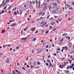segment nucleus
Here are the masks:
<instances>
[{"label":"nucleus","mask_w":74,"mask_h":74,"mask_svg":"<svg viewBox=\"0 0 74 74\" xmlns=\"http://www.w3.org/2000/svg\"><path fill=\"white\" fill-rule=\"evenodd\" d=\"M69 68H70L71 69H72L73 68V67L72 66H69Z\"/></svg>","instance_id":"47"},{"label":"nucleus","mask_w":74,"mask_h":74,"mask_svg":"<svg viewBox=\"0 0 74 74\" xmlns=\"http://www.w3.org/2000/svg\"><path fill=\"white\" fill-rule=\"evenodd\" d=\"M36 4H38V1H37V0H36Z\"/></svg>","instance_id":"35"},{"label":"nucleus","mask_w":74,"mask_h":74,"mask_svg":"<svg viewBox=\"0 0 74 74\" xmlns=\"http://www.w3.org/2000/svg\"><path fill=\"white\" fill-rule=\"evenodd\" d=\"M56 22L57 23H59V21L58 20L56 21Z\"/></svg>","instance_id":"49"},{"label":"nucleus","mask_w":74,"mask_h":74,"mask_svg":"<svg viewBox=\"0 0 74 74\" xmlns=\"http://www.w3.org/2000/svg\"><path fill=\"white\" fill-rule=\"evenodd\" d=\"M43 23H44V22H42L40 24H43Z\"/></svg>","instance_id":"59"},{"label":"nucleus","mask_w":74,"mask_h":74,"mask_svg":"<svg viewBox=\"0 0 74 74\" xmlns=\"http://www.w3.org/2000/svg\"><path fill=\"white\" fill-rule=\"evenodd\" d=\"M59 67H60L61 69H63V68H64L65 67L62 66V65H60L59 66Z\"/></svg>","instance_id":"11"},{"label":"nucleus","mask_w":74,"mask_h":74,"mask_svg":"<svg viewBox=\"0 0 74 74\" xmlns=\"http://www.w3.org/2000/svg\"><path fill=\"white\" fill-rule=\"evenodd\" d=\"M46 51V52H48V49H47Z\"/></svg>","instance_id":"64"},{"label":"nucleus","mask_w":74,"mask_h":74,"mask_svg":"<svg viewBox=\"0 0 74 74\" xmlns=\"http://www.w3.org/2000/svg\"><path fill=\"white\" fill-rule=\"evenodd\" d=\"M52 32H53V30H52L49 33V34H51V33H52Z\"/></svg>","instance_id":"53"},{"label":"nucleus","mask_w":74,"mask_h":74,"mask_svg":"<svg viewBox=\"0 0 74 74\" xmlns=\"http://www.w3.org/2000/svg\"><path fill=\"white\" fill-rule=\"evenodd\" d=\"M3 7H4V6H5V5H6V3H3Z\"/></svg>","instance_id":"38"},{"label":"nucleus","mask_w":74,"mask_h":74,"mask_svg":"<svg viewBox=\"0 0 74 74\" xmlns=\"http://www.w3.org/2000/svg\"><path fill=\"white\" fill-rule=\"evenodd\" d=\"M49 66L50 67H52V64L51 62H50Z\"/></svg>","instance_id":"25"},{"label":"nucleus","mask_w":74,"mask_h":74,"mask_svg":"<svg viewBox=\"0 0 74 74\" xmlns=\"http://www.w3.org/2000/svg\"><path fill=\"white\" fill-rule=\"evenodd\" d=\"M45 4L44 3H43L41 5V8H43L44 7H45Z\"/></svg>","instance_id":"2"},{"label":"nucleus","mask_w":74,"mask_h":74,"mask_svg":"<svg viewBox=\"0 0 74 74\" xmlns=\"http://www.w3.org/2000/svg\"><path fill=\"white\" fill-rule=\"evenodd\" d=\"M38 33V31H36V32H35V34H36L37 33Z\"/></svg>","instance_id":"58"},{"label":"nucleus","mask_w":74,"mask_h":74,"mask_svg":"<svg viewBox=\"0 0 74 74\" xmlns=\"http://www.w3.org/2000/svg\"><path fill=\"white\" fill-rule=\"evenodd\" d=\"M71 5H74V1H72L71 3Z\"/></svg>","instance_id":"19"},{"label":"nucleus","mask_w":74,"mask_h":74,"mask_svg":"<svg viewBox=\"0 0 74 74\" xmlns=\"http://www.w3.org/2000/svg\"><path fill=\"white\" fill-rule=\"evenodd\" d=\"M5 62L7 63H8L9 64H10V60H9V58H8L6 59Z\"/></svg>","instance_id":"3"},{"label":"nucleus","mask_w":74,"mask_h":74,"mask_svg":"<svg viewBox=\"0 0 74 74\" xmlns=\"http://www.w3.org/2000/svg\"><path fill=\"white\" fill-rule=\"evenodd\" d=\"M41 52V51H39L36 53V54L40 53V52Z\"/></svg>","instance_id":"31"},{"label":"nucleus","mask_w":74,"mask_h":74,"mask_svg":"<svg viewBox=\"0 0 74 74\" xmlns=\"http://www.w3.org/2000/svg\"><path fill=\"white\" fill-rule=\"evenodd\" d=\"M33 64L34 66H36V62H34Z\"/></svg>","instance_id":"22"},{"label":"nucleus","mask_w":74,"mask_h":74,"mask_svg":"<svg viewBox=\"0 0 74 74\" xmlns=\"http://www.w3.org/2000/svg\"><path fill=\"white\" fill-rule=\"evenodd\" d=\"M17 14V13H16V12H14V15H16Z\"/></svg>","instance_id":"29"},{"label":"nucleus","mask_w":74,"mask_h":74,"mask_svg":"<svg viewBox=\"0 0 74 74\" xmlns=\"http://www.w3.org/2000/svg\"><path fill=\"white\" fill-rule=\"evenodd\" d=\"M65 6L68 7V8L70 7V6L69 5H67V4H65Z\"/></svg>","instance_id":"15"},{"label":"nucleus","mask_w":74,"mask_h":74,"mask_svg":"<svg viewBox=\"0 0 74 74\" xmlns=\"http://www.w3.org/2000/svg\"><path fill=\"white\" fill-rule=\"evenodd\" d=\"M15 72L16 73H17V74H22V73H21V72H19V71H18V70H16Z\"/></svg>","instance_id":"6"},{"label":"nucleus","mask_w":74,"mask_h":74,"mask_svg":"<svg viewBox=\"0 0 74 74\" xmlns=\"http://www.w3.org/2000/svg\"><path fill=\"white\" fill-rule=\"evenodd\" d=\"M17 12L18 14H19V11H18V10H17Z\"/></svg>","instance_id":"56"},{"label":"nucleus","mask_w":74,"mask_h":74,"mask_svg":"<svg viewBox=\"0 0 74 74\" xmlns=\"http://www.w3.org/2000/svg\"><path fill=\"white\" fill-rule=\"evenodd\" d=\"M4 10H2V11L1 12V13H2V14H4Z\"/></svg>","instance_id":"34"},{"label":"nucleus","mask_w":74,"mask_h":74,"mask_svg":"<svg viewBox=\"0 0 74 74\" xmlns=\"http://www.w3.org/2000/svg\"><path fill=\"white\" fill-rule=\"evenodd\" d=\"M7 6H5L4 8H3V10H6V8H7Z\"/></svg>","instance_id":"28"},{"label":"nucleus","mask_w":74,"mask_h":74,"mask_svg":"<svg viewBox=\"0 0 74 74\" xmlns=\"http://www.w3.org/2000/svg\"><path fill=\"white\" fill-rule=\"evenodd\" d=\"M59 8H57L56 10V11H57V12H59Z\"/></svg>","instance_id":"23"},{"label":"nucleus","mask_w":74,"mask_h":74,"mask_svg":"<svg viewBox=\"0 0 74 74\" xmlns=\"http://www.w3.org/2000/svg\"><path fill=\"white\" fill-rule=\"evenodd\" d=\"M27 68H29V67H30L29 65H27Z\"/></svg>","instance_id":"45"},{"label":"nucleus","mask_w":74,"mask_h":74,"mask_svg":"<svg viewBox=\"0 0 74 74\" xmlns=\"http://www.w3.org/2000/svg\"><path fill=\"white\" fill-rule=\"evenodd\" d=\"M69 71H66L65 72V73H67V74H69Z\"/></svg>","instance_id":"44"},{"label":"nucleus","mask_w":74,"mask_h":74,"mask_svg":"<svg viewBox=\"0 0 74 74\" xmlns=\"http://www.w3.org/2000/svg\"><path fill=\"white\" fill-rule=\"evenodd\" d=\"M36 39H37L36 38H34L33 39L32 41H36Z\"/></svg>","instance_id":"17"},{"label":"nucleus","mask_w":74,"mask_h":74,"mask_svg":"<svg viewBox=\"0 0 74 74\" xmlns=\"http://www.w3.org/2000/svg\"><path fill=\"white\" fill-rule=\"evenodd\" d=\"M51 24L52 25L54 26V25H55V23L54 22H53L51 23Z\"/></svg>","instance_id":"14"},{"label":"nucleus","mask_w":74,"mask_h":74,"mask_svg":"<svg viewBox=\"0 0 74 74\" xmlns=\"http://www.w3.org/2000/svg\"><path fill=\"white\" fill-rule=\"evenodd\" d=\"M16 10V7L14 9H13V11H15Z\"/></svg>","instance_id":"33"},{"label":"nucleus","mask_w":74,"mask_h":74,"mask_svg":"<svg viewBox=\"0 0 74 74\" xmlns=\"http://www.w3.org/2000/svg\"><path fill=\"white\" fill-rule=\"evenodd\" d=\"M63 41V39H62V40H60L61 42H62V41Z\"/></svg>","instance_id":"62"},{"label":"nucleus","mask_w":74,"mask_h":74,"mask_svg":"<svg viewBox=\"0 0 74 74\" xmlns=\"http://www.w3.org/2000/svg\"><path fill=\"white\" fill-rule=\"evenodd\" d=\"M2 55H3V53H0V56H1Z\"/></svg>","instance_id":"43"},{"label":"nucleus","mask_w":74,"mask_h":74,"mask_svg":"<svg viewBox=\"0 0 74 74\" xmlns=\"http://www.w3.org/2000/svg\"><path fill=\"white\" fill-rule=\"evenodd\" d=\"M46 64L47 66H48V65H49V64L48 63H46Z\"/></svg>","instance_id":"51"},{"label":"nucleus","mask_w":74,"mask_h":74,"mask_svg":"<svg viewBox=\"0 0 74 74\" xmlns=\"http://www.w3.org/2000/svg\"><path fill=\"white\" fill-rule=\"evenodd\" d=\"M38 50H39V49L38 48L36 49V51H38Z\"/></svg>","instance_id":"61"},{"label":"nucleus","mask_w":74,"mask_h":74,"mask_svg":"<svg viewBox=\"0 0 74 74\" xmlns=\"http://www.w3.org/2000/svg\"><path fill=\"white\" fill-rule=\"evenodd\" d=\"M57 21L59 22H61L62 21V18H59L57 19Z\"/></svg>","instance_id":"5"},{"label":"nucleus","mask_w":74,"mask_h":74,"mask_svg":"<svg viewBox=\"0 0 74 74\" xmlns=\"http://www.w3.org/2000/svg\"><path fill=\"white\" fill-rule=\"evenodd\" d=\"M38 5L40 6V5H41V2H40V1H39L38 3Z\"/></svg>","instance_id":"18"},{"label":"nucleus","mask_w":74,"mask_h":74,"mask_svg":"<svg viewBox=\"0 0 74 74\" xmlns=\"http://www.w3.org/2000/svg\"><path fill=\"white\" fill-rule=\"evenodd\" d=\"M44 29H40V31H41V32H44Z\"/></svg>","instance_id":"37"},{"label":"nucleus","mask_w":74,"mask_h":74,"mask_svg":"<svg viewBox=\"0 0 74 74\" xmlns=\"http://www.w3.org/2000/svg\"><path fill=\"white\" fill-rule=\"evenodd\" d=\"M65 17H67L68 16V15L67 14H66V15L65 16Z\"/></svg>","instance_id":"60"},{"label":"nucleus","mask_w":74,"mask_h":74,"mask_svg":"<svg viewBox=\"0 0 74 74\" xmlns=\"http://www.w3.org/2000/svg\"><path fill=\"white\" fill-rule=\"evenodd\" d=\"M66 69H67V70H68V69H69V66L67 67L66 68Z\"/></svg>","instance_id":"57"},{"label":"nucleus","mask_w":74,"mask_h":74,"mask_svg":"<svg viewBox=\"0 0 74 74\" xmlns=\"http://www.w3.org/2000/svg\"><path fill=\"white\" fill-rule=\"evenodd\" d=\"M7 47H11V44L10 45H6Z\"/></svg>","instance_id":"21"},{"label":"nucleus","mask_w":74,"mask_h":74,"mask_svg":"<svg viewBox=\"0 0 74 74\" xmlns=\"http://www.w3.org/2000/svg\"><path fill=\"white\" fill-rule=\"evenodd\" d=\"M3 3H2L1 4V6H2V7H4V5H3Z\"/></svg>","instance_id":"39"},{"label":"nucleus","mask_w":74,"mask_h":74,"mask_svg":"<svg viewBox=\"0 0 74 74\" xmlns=\"http://www.w3.org/2000/svg\"><path fill=\"white\" fill-rule=\"evenodd\" d=\"M9 1H10V0H6L5 2L7 3H9Z\"/></svg>","instance_id":"24"},{"label":"nucleus","mask_w":74,"mask_h":74,"mask_svg":"<svg viewBox=\"0 0 74 74\" xmlns=\"http://www.w3.org/2000/svg\"><path fill=\"white\" fill-rule=\"evenodd\" d=\"M21 39L22 40H26L27 39V38H21Z\"/></svg>","instance_id":"16"},{"label":"nucleus","mask_w":74,"mask_h":74,"mask_svg":"<svg viewBox=\"0 0 74 74\" xmlns=\"http://www.w3.org/2000/svg\"><path fill=\"white\" fill-rule=\"evenodd\" d=\"M66 66V65H65V64H64V65H62V67H65L64 66Z\"/></svg>","instance_id":"46"},{"label":"nucleus","mask_w":74,"mask_h":74,"mask_svg":"<svg viewBox=\"0 0 74 74\" xmlns=\"http://www.w3.org/2000/svg\"><path fill=\"white\" fill-rule=\"evenodd\" d=\"M47 62H48V63H50V62H50V60H47Z\"/></svg>","instance_id":"30"},{"label":"nucleus","mask_w":74,"mask_h":74,"mask_svg":"<svg viewBox=\"0 0 74 74\" xmlns=\"http://www.w3.org/2000/svg\"><path fill=\"white\" fill-rule=\"evenodd\" d=\"M62 49L65 50V51H66V50H67V46L63 47L62 48Z\"/></svg>","instance_id":"4"},{"label":"nucleus","mask_w":74,"mask_h":74,"mask_svg":"<svg viewBox=\"0 0 74 74\" xmlns=\"http://www.w3.org/2000/svg\"><path fill=\"white\" fill-rule=\"evenodd\" d=\"M48 46H49V45H47L46 47V48H48Z\"/></svg>","instance_id":"50"},{"label":"nucleus","mask_w":74,"mask_h":74,"mask_svg":"<svg viewBox=\"0 0 74 74\" xmlns=\"http://www.w3.org/2000/svg\"><path fill=\"white\" fill-rule=\"evenodd\" d=\"M16 23H14L12 25H11L10 26L11 27H13L14 26H16Z\"/></svg>","instance_id":"7"},{"label":"nucleus","mask_w":74,"mask_h":74,"mask_svg":"<svg viewBox=\"0 0 74 74\" xmlns=\"http://www.w3.org/2000/svg\"><path fill=\"white\" fill-rule=\"evenodd\" d=\"M30 30L32 31V32H33L35 31V30H36V27H33L32 28H31Z\"/></svg>","instance_id":"1"},{"label":"nucleus","mask_w":74,"mask_h":74,"mask_svg":"<svg viewBox=\"0 0 74 74\" xmlns=\"http://www.w3.org/2000/svg\"><path fill=\"white\" fill-rule=\"evenodd\" d=\"M29 8H30V9H32L33 8V6L32 4L30 5Z\"/></svg>","instance_id":"9"},{"label":"nucleus","mask_w":74,"mask_h":74,"mask_svg":"<svg viewBox=\"0 0 74 74\" xmlns=\"http://www.w3.org/2000/svg\"><path fill=\"white\" fill-rule=\"evenodd\" d=\"M45 12H44L43 13V14L42 15V16H43V15H45Z\"/></svg>","instance_id":"54"},{"label":"nucleus","mask_w":74,"mask_h":74,"mask_svg":"<svg viewBox=\"0 0 74 74\" xmlns=\"http://www.w3.org/2000/svg\"><path fill=\"white\" fill-rule=\"evenodd\" d=\"M54 56H56V53H54L53 54Z\"/></svg>","instance_id":"63"},{"label":"nucleus","mask_w":74,"mask_h":74,"mask_svg":"<svg viewBox=\"0 0 74 74\" xmlns=\"http://www.w3.org/2000/svg\"><path fill=\"white\" fill-rule=\"evenodd\" d=\"M49 33V31H47L46 32H45V34H47V33Z\"/></svg>","instance_id":"36"},{"label":"nucleus","mask_w":74,"mask_h":74,"mask_svg":"<svg viewBox=\"0 0 74 74\" xmlns=\"http://www.w3.org/2000/svg\"><path fill=\"white\" fill-rule=\"evenodd\" d=\"M47 6H46L45 7L43 10V11H45V10H46V9H47Z\"/></svg>","instance_id":"10"},{"label":"nucleus","mask_w":74,"mask_h":74,"mask_svg":"<svg viewBox=\"0 0 74 74\" xmlns=\"http://www.w3.org/2000/svg\"><path fill=\"white\" fill-rule=\"evenodd\" d=\"M37 63H38V64L39 65H40L41 64V63L39 62H38Z\"/></svg>","instance_id":"40"},{"label":"nucleus","mask_w":74,"mask_h":74,"mask_svg":"<svg viewBox=\"0 0 74 74\" xmlns=\"http://www.w3.org/2000/svg\"><path fill=\"white\" fill-rule=\"evenodd\" d=\"M32 3L33 4H35V1H33L32 2Z\"/></svg>","instance_id":"41"},{"label":"nucleus","mask_w":74,"mask_h":74,"mask_svg":"<svg viewBox=\"0 0 74 74\" xmlns=\"http://www.w3.org/2000/svg\"><path fill=\"white\" fill-rule=\"evenodd\" d=\"M45 26V24H42V25H41V27H44Z\"/></svg>","instance_id":"26"},{"label":"nucleus","mask_w":74,"mask_h":74,"mask_svg":"<svg viewBox=\"0 0 74 74\" xmlns=\"http://www.w3.org/2000/svg\"><path fill=\"white\" fill-rule=\"evenodd\" d=\"M12 74H16V73L15 72V71H12Z\"/></svg>","instance_id":"13"},{"label":"nucleus","mask_w":74,"mask_h":74,"mask_svg":"<svg viewBox=\"0 0 74 74\" xmlns=\"http://www.w3.org/2000/svg\"><path fill=\"white\" fill-rule=\"evenodd\" d=\"M22 69H23V70H26V69H25V68L24 67H23Z\"/></svg>","instance_id":"52"},{"label":"nucleus","mask_w":74,"mask_h":74,"mask_svg":"<svg viewBox=\"0 0 74 74\" xmlns=\"http://www.w3.org/2000/svg\"><path fill=\"white\" fill-rule=\"evenodd\" d=\"M43 12H42L39 13L38 15H41V14H42V13Z\"/></svg>","instance_id":"27"},{"label":"nucleus","mask_w":74,"mask_h":74,"mask_svg":"<svg viewBox=\"0 0 74 74\" xmlns=\"http://www.w3.org/2000/svg\"><path fill=\"white\" fill-rule=\"evenodd\" d=\"M52 5L53 6H56V5H57V4H56V3H52Z\"/></svg>","instance_id":"8"},{"label":"nucleus","mask_w":74,"mask_h":74,"mask_svg":"<svg viewBox=\"0 0 74 74\" xmlns=\"http://www.w3.org/2000/svg\"><path fill=\"white\" fill-rule=\"evenodd\" d=\"M20 15H21L22 14V10H21L20 12Z\"/></svg>","instance_id":"32"},{"label":"nucleus","mask_w":74,"mask_h":74,"mask_svg":"<svg viewBox=\"0 0 74 74\" xmlns=\"http://www.w3.org/2000/svg\"><path fill=\"white\" fill-rule=\"evenodd\" d=\"M67 34L65 33L64 34H62V36H67Z\"/></svg>","instance_id":"12"},{"label":"nucleus","mask_w":74,"mask_h":74,"mask_svg":"<svg viewBox=\"0 0 74 74\" xmlns=\"http://www.w3.org/2000/svg\"><path fill=\"white\" fill-rule=\"evenodd\" d=\"M72 45H69V48H71Z\"/></svg>","instance_id":"55"},{"label":"nucleus","mask_w":74,"mask_h":74,"mask_svg":"<svg viewBox=\"0 0 74 74\" xmlns=\"http://www.w3.org/2000/svg\"><path fill=\"white\" fill-rule=\"evenodd\" d=\"M71 62H72V60H70L69 63H71Z\"/></svg>","instance_id":"48"},{"label":"nucleus","mask_w":74,"mask_h":74,"mask_svg":"<svg viewBox=\"0 0 74 74\" xmlns=\"http://www.w3.org/2000/svg\"><path fill=\"white\" fill-rule=\"evenodd\" d=\"M73 10V8L72 7H71L69 9V10Z\"/></svg>","instance_id":"42"},{"label":"nucleus","mask_w":74,"mask_h":74,"mask_svg":"<svg viewBox=\"0 0 74 74\" xmlns=\"http://www.w3.org/2000/svg\"><path fill=\"white\" fill-rule=\"evenodd\" d=\"M12 6H10L8 8V10H10V9H11L12 8Z\"/></svg>","instance_id":"20"}]
</instances>
